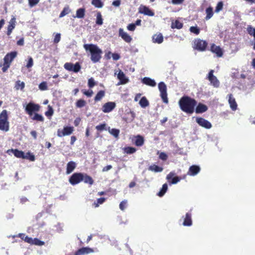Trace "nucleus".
I'll list each match as a JSON object with an SVG mask.
<instances>
[{
  "mask_svg": "<svg viewBox=\"0 0 255 255\" xmlns=\"http://www.w3.org/2000/svg\"><path fill=\"white\" fill-rule=\"evenodd\" d=\"M247 31H248V33L250 35L253 36L254 37V40H255L254 43H255V28H254V27L250 26L247 28Z\"/></svg>",
  "mask_w": 255,
  "mask_h": 255,
  "instance_id": "nucleus-43",
  "label": "nucleus"
},
{
  "mask_svg": "<svg viewBox=\"0 0 255 255\" xmlns=\"http://www.w3.org/2000/svg\"><path fill=\"white\" fill-rule=\"evenodd\" d=\"M37 246H41L44 245V242L39 240L37 238L33 239L32 244Z\"/></svg>",
  "mask_w": 255,
  "mask_h": 255,
  "instance_id": "nucleus-45",
  "label": "nucleus"
},
{
  "mask_svg": "<svg viewBox=\"0 0 255 255\" xmlns=\"http://www.w3.org/2000/svg\"><path fill=\"white\" fill-rule=\"evenodd\" d=\"M152 41L153 43L161 44L163 41V37L161 33H156L154 34L152 37Z\"/></svg>",
  "mask_w": 255,
  "mask_h": 255,
  "instance_id": "nucleus-24",
  "label": "nucleus"
},
{
  "mask_svg": "<svg viewBox=\"0 0 255 255\" xmlns=\"http://www.w3.org/2000/svg\"><path fill=\"white\" fill-rule=\"evenodd\" d=\"M11 151L13 153L15 156L17 158H21L24 159L25 154L22 151L18 150V149H11Z\"/></svg>",
  "mask_w": 255,
  "mask_h": 255,
  "instance_id": "nucleus-30",
  "label": "nucleus"
},
{
  "mask_svg": "<svg viewBox=\"0 0 255 255\" xmlns=\"http://www.w3.org/2000/svg\"><path fill=\"white\" fill-rule=\"evenodd\" d=\"M125 153L127 154H132L134 153L136 149L135 148L130 146L125 147L124 148Z\"/></svg>",
  "mask_w": 255,
  "mask_h": 255,
  "instance_id": "nucleus-39",
  "label": "nucleus"
},
{
  "mask_svg": "<svg viewBox=\"0 0 255 255\" xmlns=\"http://www.w3.org/2000/svg\"><path fill=\"white\" fill-rule=\"evenodd\" d=\"M82 178L84 183H88L90 185H92L93 184L94 181L93 179L87 174L83 173V177Z\"/></svg>",
  "mask_w": 255,
  "mask_h": 255,
  "instance_id": "nucleus-32",
  "label": "nucleus"
},
{
  "mask_svg": "<svg viewBox=\"0 0 255 255\" xmlns=\"http://www.w3.org/2000/svg\"><path fill=\"white\" fill-rule=\"evenodd\" d=\"M141 81L143 84L152 87H155L156 85L154 80L149 77H144Z\"/></svg>",
  "mask_w": 255,
  "mask_h": 255,
  "instance_id": "nucleus-23",
  "label": "nucleus"
},
{
  "mask_svg": "<svg viewBox=\"0 0 255 255\" xmlns=\"http://www.w3.org/2000/svg\"><path fill=\"white\" fill-rule=\"evenodd\" d=\"M23 107H25L26 112L30 116H32L33 112L39 111L40 108L38 104L32 102L29 103L26 106L23 105Z\"/></svg>",
  "mask_w": 255,
  "mask_h": 255,
  "instance_id": "nucleus-5",
  "label": "nucleus"
},
{
  "mask_svg": "<svg viewBox=\"0 0 255 255\" xmlns=\"http://www.w3.org/2000/svg\"><path fill=\"white\" fill-rule=\"evenodd\" d=\"M24 159H28L31 161H33L35 160V156L34 155L32 154L30 152H27L26 154H25Z\"/></svg>",
  "mask_w": 255,
  "mask_h": 255,
  "instance_id": "nucleus-50",
  "label": "nucleus"
},
{
  "mask_svg": "<svg viewBox=\"0 0 255 255\" xmlns=\"http://www.w3.org/2000/svg\"><path fill=\"white\" fill-rule=\"evenodd\" d=\"M139 104L142 108H145L149 105L148 101L145 97H143L141 98Z\"/></svg>",
  "mask_w": 255,
  "mask_h": 255,
  "instance_id": "nucleus-36",
  "label": "nucleus"
},
{
  "mask_svg": "<svg viewBox=\"0 0 255 255\" xmlns=\"http://www.w3.org/2000/svg\"><path fill=\"white\" fill-rule=\"evenodd\" d=\"M33 59L32 57H29L28 58V60L27 63L26 65V67L27 68H31L33 66Z\"/></svg>",
  "mask_w": 255,
  "mask_h": 255,
  "instance_id": "nucleus-55",
  "label": "nucleus"
},
{
  "mask_svg": "<svg viewBox=\"0 0 255 255\" xmlns=\"http://www.w3.org/2000/svg\"><path fill=\"white\" fill-rule=\"evenodd\" d=\"M211 51L216 54V56L218 57H221L223 56V52L222 48L215 44H212L211 47Z\"/></svg>",
  "mask_w": 255,
  "mask_h": 255,
  "instance_id": "nucleus-18",
  "label": "nucleus"
},
{
  "mask_svg": "<svg viewBox=\"0 0 255 255\" xmlns=\"http://www.w3.org/2000/svg\"><path fill=\"white\" fill-rule=\"evenodd\" d=\"M76 167V164L74 161H70L67 164L66 174H69L72 173Z\"/></svg>",
  "mask_w": 255,
  "mask_h": 255,
  "instance_id": "nucleus-25",
  "label": "nucleus"
},
{
  "mask_svg": "<svg viewBox=\"0 0 255 255\" xmlns=\"http://www.w3.org/2000/svg\"><path fill=\"white\" fill-rule=\"evenodd\" d=\"M194 48L199 51H203L206 49L207 43L200 39H195L194 41Z\"/></svg>",
  "mask_w": 255,
  "mask_h": 255,
  "instance_id": "nucleus-8",
  "label": "nucleus"
},
{
  "mask_svg": "<svg viewBox=\"0 0 255 255\" xmlns=\"http://www.w3.org/2000/svg\"><path fill=\"white\" fill-rule=\"evenodd\" d=\"M184 0H172L171 3L175 5L182 4Z\"/></svg>",
  "mask_w": 255,
  "mask_h": 255,
  "instance_id": "nucleus-63",
  "label": "nucleus"
},
{
  "mask_svg": "<svg viewBox=\"0 0 255 255\" xmlns=\"http://www.w3.org/2000/svg\"><path fill=\"white\" fill-rule=\"evenodd\" d=\"M119 36L127 43H129L132 40L131 37L122 28L119 29Z\"/></svg>",
  "mask_w": 255,
  "mask_h": 255,
  "instance_id": "nucleus-17",
  "label": "nucleus"
},
{
  "mask_svg": "<svg viewBox=\"0 0 255 255\" xmlns=\"http://www.w3.org/2000/svg\"><path fill=\"white\" fill-rule=\"evenodd\" d=\"M60 38H61L60 34V33H57L56 34V35L55 36V37H54V42L55 43H58L60 41Z\"/></svg>",
  "mask_w": 255,
  "mask_h": 255,
  "instance_id": "nucleus-61",
  "label": "nucleus"
},
{
  "mask_svg": "<svg viewBox=\"0 0 255 255\" xmlns=\"http://www.w3.org/2000/svg\"><path fill=\"white\" fill-rule=\"evenodd\" d=\"M93 249L89 247H83L77 251L74 255H86L94 253Z\"/></svg>",
  "mask_w": 255,
  "mask_h": 255,
  "instance_id": "nucleus-14",
  "label": "nucleus"
},
{
  "mask_svg": "<svg viewBox=\"0 0 255 255\" xmlns=\"http://www.w3.org/2000/svg\"><path fill=\"white\" fill-rule=\"evenodd\" d=\"M16 55L17 52L16 51H13L9 53H7L4 57V62L10 65L11 62L16 56Z\"/></svg>",
  "mask_w": 255,
  "mask_h": 255,
  "instance_id": "nucleus-19",
  "label": "nucleus"
},
{
  "mask_svg": "<svg viewBox=\"0 0 255 255\" xmlns=\"http://www.w3.org/2000/svg\"><path fill=\"white\" fill-rule=\"evenodd\" d=\"M158 89L160 93V97L164 103L167 104L168 100L167 98V87L165 83L161 82L158 84Z\"/></svg>",
  "mask_w": 255,
  "mask_h": 255,
  "instance_id": "nucleus-4",
  "label": "nucleus"
},
{
  "mask_svg": "<svg viewBox=\"0 0 255 255\" xmlns=\"http://www.w3.org/2000/svg\"><path fill=\"white\" fill-rule=\"evenodd\" d=\"M196 121L199 126L205 128L210 129L212 127V124L209 121L202 118L197 117L196 119Z\"/></svg>",
  "mask_w": 255,
  "mask_h": 255,
  "instance_id": "nucleus-11",
  "label": "nucleus"
},
{
  "mask_svg": "<svg viewBox=\"0 0 255 255\" xmlns=\"http://www.w3.org/2000/svg\"><path fill=\"white\" fill-rule=\"evenodd\" d=\"M10 64L5 63L4 62V63L3 64L2 67V70L3 72H5L6 71V70L8 69V68L9 67Z\"/></svg>",
  "mask_w": 255,
  "mask_h": 255,
  "instance_id": "nucleus-62",
  "label": "nucleus"
},
{
  "mask_svg": "<svg viewBox=\"0 0 255 255\" xmlns=\"http://www.w3.org/2000/svg\"><path fill=\"white\" fill-rule=\"evenodd\" d=\"M138 12L140 13L150 16H152L154 15L153 12H152L148 7L143 5H140L138 8Z\"/></svg>",
  "mask_w": 255,
  "mask_h": 255,
  "instance_id": "nucleus-13",
  "label": "nucleus"
},
{
  "mask_svg": "<svg viewBox=\"0 0 255 255\" xmlns=\"http://www.w3.org/2000/svg\"><path fill=\"white\" fill-rule=\"evenodd\" d=\"M135 139H132V141H134V144L137 146H140L143 145L144 143V139L143 137L140 135H138L134 137Z\"/></svg>",
  "mask_w": 255,
  "mask_h": 255,
  "instance_id": "nucleus-26",
  "label": "nucleus"
},
{
  "mask_svg": "<svg viewBox=\"0 0 255 255\" xmlns=\"http://www.w3.org/2000/svg\"><path fill=\"white\" fill-rule=\"evenodd\" d=\"M84 48L86 51H89L91 54V60L94 63L98 62L101 59L102 51L97 45L93 44H85Z\"/></svg>",
  "mask_w": 255,
  "mask_h": 255,
  "instance_id": "nucleus-2",
  "label": "nucleus"
},
{
  "mask_svg": "<svg viewBox=\"0 0 255 255\" xmlns=\"http://www.w3.org/2000/svg\"><path fill=\"white\" fill-rule=\"evenodd\" d=\"M175 173L174 172H170L166 176V179L169 181V184H175L180 181V178L178 176L174 177Z\"/></svg>",
  "mask_w": 255,
  "mask_h": 255,
  "instance_id": "nucleus-15",
  "label": "nucleus"
},
{
  "mask_svg": "<svg viewBox=\"0 0 255 255\" xmlns=\"http://www.w3.org/2000/svg\"><path fill=\"white\" fill-rule=\"evenodd\" d=\"M71 11L69 6H65L60 14L59 17L61 18L69 13Z\"/></svg>",
  "mask_w": 255,
  "mask_h": 255,
  "instance_id": "nucleus-41",
  "label": "nucleus"
},
{
  "mask_svg": "<svg viewBox=\"0 0 255 255\" xmlns=\"http://www.w3.org/2000/svg\"><path fill=\"white\" fill-rule=\"evenodd\" d=\"M96 129L98 131H102L104 130H107V125L105 123L98 125L96 127Z\"/></svg>",
  "mask_w": 255,
  "mask_h": 255,
  "instance_id": "nucleus-44",
  "label": "nucleus"
},
{
  "mask_svg": "<svg viewBox=\"0 0 255 255\" xmlns=\"http://www.w3.org/2000/svg\"><path fill=\"white\" fill-rule=\"evenodd\" d=\"M115 107V103L112 102H107L103 106L102 111L105 113H108L112 111Z\"/></svg>",
  "mask_w": 255,
  "mask_h": 255,
  "instance_id": "nucleus-12",
  "label": "nucleus"
},
{
  "mask_svg": "<svg viewBox=\"0 0 255 255\" xmlns=\"http://www.w3.org/2000/svg\"><path fill=\"white\" fill-rule=\"evenodd\" d=\"M84 94L86 96H87V97H90L92 96L93 92V91L91 90H88V91H85L84 92H83Z\"/></svg>",
  "mask_w": 255,
  "mask_h": 255,
  "instance_id": "nucleus-64",
  "label": "nucleus"
},
{
  "mask_svg": "<svg viewBox=\"0 0 255 255\" xmlns=\"http://www.w3.org/2000/svg\"><path fill=\"white\" fill-rule=\"evenodd\" d=\"M228 102L230 104V108L232 110L235 111L237 110V104L235 99L233 97L232 94L228 95Z\"/></svg>",
  "mask_w": 255,
  "mask_h": 255,
  "instance_id": "nucleus-22",
  "label": "nucleus"
},
{
  "mask_svg": "<svg viewBox=\"0 0 255 255\" xmlns=\"http://www.w3.org/2000/svg\"><path fill=\"white\" fill-rule=\"evenodd\" d=\"M95 85V82L93 78H91L88 80V86L90 88H93Z\"/></svg>",
  "mask_w": 255,
  "mask_h": 255,
  "instance_id": "nucleus-59",
  "label": "nucleus"
},
{
  "mask_svg": "<svg viewBox=\"0 0 255 255\" xmlns=\"http://www.w3.org/2000/svg\"><path fill=\"white\" fill-rule=\"evenodd\" d=\"M39 1L40 0H28V4L30 7H32L36 5Z\"/></svg>",
  "mask_w": 255,
  "mask_h": 255,
  "instance_id": "nucleus-53",
  "label": "nucleus"
},
{
  "mask_svg": "<svg viewBox=\"0 0 255 255\" xmlns=\"http://www.w3.org/2000/svg\"><path fill=\"white\" fill-rule=\"evenodd\" d=\"M223 2L222 1L219 2L216 7L215 12L216 13H218L223 9Z\"/></svg>",
  "mask_w": 255,
  "mask_h": 255,
  "instance_id": "nucleus-51",
  "label": "nucleus"
},
{
  "mask_svg": "<svg viewBox=\"0 0 255 255\" xmlns=\"http://www.w3.org/2000/svg\"><path fill=\"white\" fill-rule=\"evenodd\" d=\"M148 170L149 171L156 173L162 172L163 169L162 167H160L158 165H156L155 164H152L148 167Z\"/></svg>",
  "mask_w": 255,
  "mask_h": 255,
  "instance_id": "nucleus-29",
  "label": "nucleus"
},
{
  "mask_svg": "<svg viewBox=\"0 0 255 255\" xmlns=\"http://www.w3.org/2000/svg\"><path fill=\"white\" fill-rule=\"evenodd\" d=\"M32 119L33 120L43 122L44 120L43 117L38 114H35L34 116L32 118Z\"/></svg>",
  "mask_w": 255,
  "mask_h": 255,
  "instance_id": "nucleus-48",
  "label": "nucleus"
},
{
  "mask_svg": "<svg viewBox=\"0 0 255 255\" xmlns=\"http://www.w3.org/2000/svg\"><path fill=\"white\" fill-rule=\"evenodd\" d=\"M105 96V92L104 91H100L96 95L95 97V101H100Z\"/></svg>",
  "mask_w": 255,
  "mask_h": 255,
  "instance_id": "nucleus-40",
  "label": "nucleus"
},
{
  "mask_svg": "<svg viewBox=\"0 0 255 255\" xmlns=\"http://www.w3.org/2000/svg\"><path fill=\"white\" fill-rule=\"evenodd\" d=\"M105 198H100L98 199L97 202L94 203V204L95 205V207H98L99 204H103L105 202Z\"/></svg>",
  "mask_w": 255,
  "mask_h": 255,
  "instance_id": "nucleus-56",
  "label": "nucleus"
},
{
  "mask_svg": "<svg viewBox=\"0 0 255 255\" xmlns=\"http://www.w3.org/2000/svg\"><path fill=\"white\" fill-rule=\"evenodd\" d=\"M64 68L69 71H73L75 73L79 72L81 68L78 62L76 63L75 64L72 63H66L64 65Z\"/></svg>",
  "mask_w": 255,
  "mask_h": 255,
  "instance_id": "nucleus-7",
  "label": "nucleus"
},
{
  "mask_svg": "<svg viewBox=\"0 0 255 255\" xmlns=\"http://www.w3.org/2000/svg\"><path fill=\"white\" fill-rule=\"evenodd\" d=\"M39 88L40 90L44 91L47 89V83L45 82H43L39 85Z\"/></svg>",
  "mask_w": 255,
  "mask_h": 255,
  "instance_id": "nucleus-54",
  "label": "nucleus"
},
{
  "mask_svg": "<svg viewBox=\"0 0 255 255\" xmlns=\"http://www.w3.org/2000/svg\"><path fill=\"white\" fill-rule=\"evenodd\" d=\"M53 114V110L50 106H48V110L45 113V115L47 117L51 116Z\"/></svg>",
  "mask_w": 255,
  "mask_h": 255,
  "instance_id": "nucleus-57",
  "label": "nucleus"
},
{
  "mask_svg": "<svg viewBox=\"0 0 255 255\" xmlns=\"http://www.w3.org/2000/svg\"><path fill=\"white\" fill-rule=\"evenodd\" d=\"M206 16L205 19L206 20L210 19L213 15V8L211 7H209L206 9Z\"/></svg>",
  "mask_w": 255,
  "mask_h": 255,
  "instance_id": "nucleus-35",
  "label": "nucleus"
},
{
  "mask_svg": "<svg viewBox=\"0 0 255 255\" xmlns=\"http://www.w3.org/2000/svg\"><path fill=\"white\" fill-rule=\"evenodd\" d=\"M64 133H65V136L71 134L74 128L72 127H64L63 129Z\"/></svg>",
  "mask_w": 255,
  "mask_h": 255,
  "instance_id": "nucleus-38",
  "label": "nucleus"
},
{
  "mask_svg": "<svg viewBox=\"0 0 255 255\" xmlns=\"http://www.w3.org/2000/svg\"><path fill=\"white\" fill-rule=\"evenodd\" d=\"M127 200H124L122 202H121L120 204V209L124 211L127 207Z\"/></svg>",
  "mask_w": 255,
  "mask_h": 255,
  "instance_id": "nucleus-52",
  "label": "nucleus"
},
{
  "mask_svg": "<svg viewBox=\"0 0 255 255\" xmlns=\"http://www.w3.org/2000/svg\"><path fill=\"white\" fill-rule=\"evenodd\" d=\"M85 15V9L84 8H80L76 11L75 16H73L74 18H83Z\"/></svg>",
  "mask_w": 255,
  "mask_h": 255,
  "instance_id": "nucleus-27",
  "label": "nucleus"
},
{
  "mask_svg": "<svg viewBox=\"0 0 255 255\" xmlns=\"http://www.w3.org/2000/svg\"><path fill=\"white\" fill-rule=\"evenodd\" d=\"M208 110L207 107L202 104H199L196 108V113H202L206 112Z\"/></svg>",
  "mask_w": 255,
  "mask_h": 255,
  "instance_id": "nucleus-28",
  "label": "nucleus"
},
{
  "mask_svg": "<svg viewBox=\"0 0 255 255\" xmlns=\"http://www.w3.org/2000/svg\"><path fill=\"white\" fill-rule=\"evenodd\" d=\"M108 130L112 135L115 137H118L120 133V130L116 128L111 129L110 127H108Z\"/></svg>",
  "mask_w": 255,
  "mask_h": 255,
  "instance_id": "nucleus-37",
  "label": "nucleus"
},
{
  "mask_svg": "<svg viewBox=\"0 0 255 255\" xmlns=\"http://www.w3.org/2000/svg\"><path fill=\"white\" fill-rule=\"evenodd\" d=\"M168 189V185L166 183L162 185L161 189L160 191L158 193L157 195L159 197H162L165 193L166 192Z\"/></svg>",
  "mask_w": 255,
  "mask_h": 255,
  "instance_id": "nucleus-33",
  "label": "nucleus"
},
{
  "mask_svg": "<svg viewBox=\"0 0 255 255\" xmlns=\"http://www.w3.org/2000/svg\"><path fill=\"white\" fill-rule=\"evenodd\" d=\"M83 173H75L73 174L69 179L70 183L72 185H76L83 181Z\"/></svg>",
  "mask_w": 255,
  "mask_h": 255,
  "instance_id": "nucleus-6",
  "label": "nucleus"
},
{
  "mask_svg": "<svg viewBox=\"0 0 255 255\" xmlns=\"http://www.w3.org/2000/svg\"><path fill=\"white\" fill-rule=\"evenodd\" d=\"M190 31L196 35H198L200 33V29L197 26H191L190 27Z\"/></svg>",
  "mask_w": 255,
  "mask_h": 255,
  "instance_id": "nucleus-47",
  "label": "nucleus"
},
{
  "mask_svg": "<svg viewBox=\"0 0 255 255\" xmlns=\"http://www.w3.org/2000/svg\"><path fill=\"white\" fill-rule=\"evenodd\" d=\"M159 157L160 159L165 161L167 159V155L165 152H162L159 153Z\"/></svg>",
  "mask_w": 255,
  "mask_h": 255,
  "instance_id": "nucleus-58",
  "label": "nucleus"
},
{
  "mask_svg": "<svg viewBox=\"0 0 255 255\" xmlns=\"http://www.w3.org/2000/svg\"><path fill=\"white\" fill-rule=\"evenodd\" d=\"M115 74L117 75V77L120 80L118 85L125 84L128 82V79L126 77L125 74L121 70L119 69V71H116Z\"/></svg>",
  "mask_w": 255,
  "mask_h": 255,
  "instance_id": "nucleus-10",
  "label": "nucleus"
},
{
  "mask_svg": "<svg viewBox=\"0 0 255 255\" xmlns=\"http://www.w3.org/2000/svg\"><path fill=\"white\" fill-rule=\"evenodd\" d=\"M103 18L101 13L98 12L97 14L96 23L98 25H102L103 24Z\"/></svg>",
  "mask_w": 255,
  "mask_h": 255,
  "instance_id": "nucleus-46",
  "label": "nucleus"
},
{
  "mask_svg": "<svg viewBox=\"0 0 255 255\" xmlns=\"http://www.w3.org/2000/svg\"><path fill=\"white\" fill-rule=\"evenodd\" d=\"M196 104L197 102L195 100L187 97H182L179 101L180 109L189 114H192L194 112Z\"/></svg>",
  "mask_w": 255,
  "mask_h": 255,
  "instance_id": "nucleus-1",
  "label": "nucleus"
},
{
  "mask_svg": "<svg viewBox=\"0 0 255 255\" xmlns=\"http://www.w3.org/2000/svg\"><path fill=\"white\" fill-rule=\"evenodd\" d=\"M86 103L84 100L80 99L77 101L76 105L78 108H82L86 105Z\"/></svg>",
  "mask_w": 255,
  "mask_h": 255,
  "instance_id": "nucleus-49",
  "label": "nucleus"
},
{
  "mask_svg": "<svg viewBox=\"0 0 255 255\" xmlns=\"http://www.w3.org/2000/svg\"><path fill=\"white\" fill-rule=\"evenodd\" d=\"M0 129L4 131H7L9 130V123L7 121L6 110L2 111L0 114Z\"/></svg>",
  "mask_w": 255,
  "mask_h": 255,
  "instance_id": "nucleus-3",
  "label": "nucleus"
},
{
  "mask_svg": "<svg viewBox=\"0 0 255 255\" xmlns=\"http://www.w3.org/2000/svg\"><path fill=\"white\" fill-rule=\"evenodd\" d=\"M200 171V167L198 165H192L189 167L187 174L194 176L196 175Z\"/></svg>",
  "mask_w": 255,
  "mask_h": 255,
  "instance_id": "nucleus-20",
  "label": "nucleus"
},
{
  "mask_svg": "<svg viewBox=\"0 0 255 255\" xmlns=\"http://www.w3.org/2000/svg\"><path fill=\"white\" fill-rule=\"evenodd\" d=\"M127 29L129 31H134L135 29V24L134 23H130L128 24L127 26Z\"/></svg>",
  "mask_w": 255,
  "mask_h": 255,
  "instance_id": "nucleus-60",
  "label": "nucleus"
},
{
  "mask_svg": "<svg viewBox=\"0 0 255 255\" xmlns=\"http://www.w3.org/2000/svg\"><path fill=\"white\" fill-rule=\"evenodd\" d=\"M16 23V18L13 16L8 22L7 27V34L9 35L11 34L12 30L15 28Z\"/></svg>",
  "mask_w": 255,
  "mask_h": 255,
  "instance_id": "nucleus-21",
  "label": "nucleus"
},
{
  "mask_svg": "<svg viewBox=\"0 0 255 255\" xmlns=\"http://www.w3.org/2000/svg\"><path fill=\"white\" fill-rule=\"evenodd\" d=\"M183 27V24L178 20H176L174 22H173L171 24V28L181 29Z\"/></svg>",
  "mask_w": 255,
  "mask_h": 255,
  "instance_id": "nucleus-34",
  "label": "nucleus"
},
{
  "mask_svg": "<svg viewBox=\"0 0 255 255\" xmlns=\"http://www.w3.org/2000/svg\"><path fill=\"white\" fill-rule=\"evenodd\" d=\"M92 4L97 8H101L103 6V4L101 0H93Z\"/></svg>",
  "mask_w": 255,
  "mask_h": 255,
  "instance_id": "nucleus-42",
  "label": "nucleus"
},
{
  "mask_svg": "<svg viewBox=\"0 0 255 255\" xmlns=\"http://www.w3.org/2000/svg\"><path fill=\"white\" fill-rule=\"evenodd\" d=\"M182 218L183 219L182 223L183 226L190 227L192 225V215L191 213L188 212L185 216H183Z\"/></svg>",
  "mask_w": 255,
  "mask_h": 255,
  "instance_id": "nucleus-16",
  "label": "nucleus"
},
{
  "mask_svg": "<svg viewBox=\"0 0 255 255\" xmlns=\"http://www.w3.org/2000/svg\"><path fill=\"white\" fill-rule=\"evenodd\" d=\"M25 87V83L23 82H21L20 80H18L15 82L14 89L16 90H23Z\"/></svg>",
  "mask_w": 255,
  "mask_h": 255,
  "instance_id": "nucleus-31",
  "label": "nucleus"
},
{
  "mask_svg": "<svg viewBox=\"0 0 255 255\" xmlns=\"http://www.w3.org/2000/svg\"><path fill=\"white\" fill-rule=\"evenodd\" d=\"M214 70H211L208 73L207 78L210 82L211 84L215 88H218L220 86V82L213 74Z\"/></svg>",
  "mask_w": 255,
  "mask_h": 255,
  "instance_id": "nucleus-9",
  "label": "nucleus"
}]
</instances>
